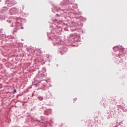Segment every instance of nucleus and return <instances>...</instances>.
I'll return each mask as SVG.
<instances>
[{
    "label": "nucleus",
    "mask_w": 127,
    "mask_h": 127,
    "mask_svg": "<svg viewBox=\"0 0 127 127\" xmlns=\"http://www.w3.org/2000/svg\"><path fill=\"white\" fill-rule=\"evenodd\" d=\"M39 100H40V101H42L43 100V98L41 97H38Z\"/></svg>",
    "instance_id": "1"
},
{
    "label": "nucleus",
    "mask_w": 127,
    "mask_h": 127,
    "mask_svg": "<svg viewBox=\"0 0 127 127\" xmlns=\"http://www.w3.org/2000/svg\"><path fill=\"white\" fill-rule=\"evenodd\" d=\"M14 92H15V93H16V90L14 89Z\"/></svg>",
    "instance_id": "2"
}]
</instances>
